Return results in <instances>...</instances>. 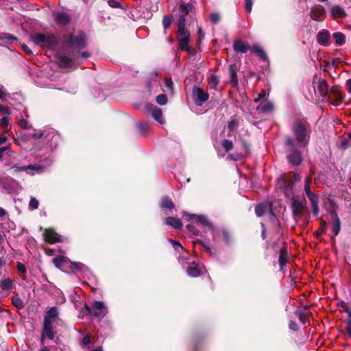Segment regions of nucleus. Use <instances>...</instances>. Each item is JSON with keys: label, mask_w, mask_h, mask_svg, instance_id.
<instances>
[{"label": "nucleus", "mask_w": 351, "mask_h": 351, "mask_svg": "<svg viewBox=\"0 0 351 351\" xmlns=\"http://www.w3.org/2000/svg\"><path fill=\"white\" fill-rule=\"evenodd\" d=\"M274 104L271 101H268L265 104L260 105L257 107L258 110H261L263 112H270L274 110Z\"/></svg>", "instance_id": "c85d7f7f"}, {"label": "nucleus", "mask_w": 351, "mask_h": 351, "mask_svg": "<svg viewBox=\"0 0 351 351\" xmlns=\"http://www.w3.org/2000/svg\"><path fill=\"white\" fill-rule=\"evenodd\" d=\"M84 308L86 310L87 315L100 319L104 318L108 312L105 303L101 301H94L91 307L85 304Z\"/></svg>", "instance_id": "20e7f679"}, {"label": "nucleus", "mask_w": 351, "mask_h": 351, "mask_svg": "<svg viewBox=\"0 0 351 351\" xmlns=\"http://www.w3.org/2000/svg\"><path fill=\"white\" fill-rule=\"evenodd\" d=\"M351 146L350 140L346 137H342L340 141V147L341 149H346Z\"/></svg>", "instance_id": "79ce46f5"}, {"label": "nucleus", "mask_w": 351, "mask_h": 351, "mask_svg": "<svg viewBox=\"0 0 351 351\" xmlns=\"http://www.w3.org/2000/svg\"><path fill=\"white\" fill-rule=\"evenodd\" d=\"M53 15L56 21L60 25H66L71 21L69 15L65 12H58L54 13Z\"/></svg>", "instance_id": "aec40b11"}, {"label": "nucleus", "mask_w": 351, "mask_h": 351, "mask_svg": "<svg viewBox=\"0 0 351 351\" xmlns=\"http://www.w3.org/2000/svg\"><path fill=\"white\" fill-rule=\"evenodd\" d=\"M34 139H40L43 137V141L50 147L51 150L55 149L58 143L60 136L54 131L47 132L46 130H34L32 134Z\"/></svg>", "instance_id": "7ed1b4c3"}, {"label": "nucleus", "mask_w": 351, "mask_h": 351, "mask_svg": "<svg viewBox=\"0 0 351 351\" xmlns=\"http://www.w3.org/2000/svg\"><path fill=\"white\" fill-rule=\"evenodd\" d=\"M45 239L51 243L62 241L60 236L52 229H47L44 233Z\"/></svg>", "instance_id": "dca6fc26"}, {"label": "nucleus", "mask_w": 351, "mask_h": 351, "mask_svg": "<svg viewBox=\"0 0 351 351\" xmlns=\"http://www.w3.org/2000/svg\"><path fill=\"white\" fill-rule=\"evenodd\" d=\"M186 16L180 14L178 19V27H185Z\"/></svg>", "instance_id": "4d7b16f0"}, {"label": "nucleus", "mask_w": 351, "mask_h": 351, "mask_svg": "<svg viewBox=\"0 0 351 351\" xmlns=\"http://www.w3.org/2000/svg\"><path fill=\"white\" fill-rule=\"evenodd\" d=\"M9 116H3V117L1 119V125L5 129L8 128L9 125Z\"/></svg>", "instance_id": "603ef678"}, {"label": "nucleus", "mask_w": 351, "mask_h": 351, "mask_svg": "<svg viewBox=\"0 0 351 351\" xmlns=\"http://www.w3.org/2000/svg\"><path fill=\"white\" fill-rule=\"evenodd\" d=\"M172 23V16L165 15L162 18V25L165 29L170 27Z\"/></svg>", "instance_id": "4c0bfd02"}, {"label": "nucleus", "mask_w": 351, "mask_h": 351, "mask_svg": "<svg viewBox=\"0 0 351 351\" xmlns=\"http://www.w3.org/2000/svg\"><path fill=\"white\" fill-rule=\"evenodd\" d=\"M286 143L289 147V149L292 152L291 154L288 156L289 162L293 165H300L302 161L301 152L295 147L293 141L291 138H287Z\"/></svg>", "instance_id": "6e6552de"}, {"label": "nucleus", "mask_w": 351, "mask_h": 351, "mask_svg": "<svg viewBox=\"0 0 351 351\" xmlns=\"http://www.w3.org/2000/svg\"><path fill=\"white\" fill-rule=\"evenodd\" d=\"M82 343L85 346H88L90 343L88 335H86L85 337H84V338L82 339Z\"/></svg>", "instance_id": "338daca9"}, {"label": "nucleus", "mask_w": 351, "mask_h": 351, "mask_svg": "<svg viewBox=\"0 0 351 351\" xmlns=\"http://www.w3.org/2000/svg\"><path fill=\"white\" fill-rule=\"evenodd\" d=\"M0 114L4 116H9L11 114L10 108L8 106L0 104Z\"/></svg>", "instance_id": "49530a36"}, {"label": "nucleus", "mask_w": 351, "mask_h": 351, "mask_svg": "<svg viewBox=\"0 0 351 351\" xmlns=\"http://www.w3.org/2000/svg\"><path fill=\"white\" fill-rule=\"evenodd\" d=\"M311 205L319 204V196L317 194L313 193L312 194L307 196Z\"/></svg>", "instance_id": "a18cd8bd"}, {"label": "nucleus", "mask_w": 351, "mask_h": 351, "mask_svg": "<svg viewBox=\"0 0 351 351\" xmlns=\"http://www.w3.org/2000/svg\"><path fill=\"white\" fill-rule=\"evenodd\" d=\"M53 264L58 268L64 265H69V267L73 270H82L85 266L78 262H71L69 258L64 256H57L53 258Z\"/></svg>", "instance_id": "0eeeda50"}, {"label": "nucleus", "mask_w": 351, "mask_h": 351, "mask_svg": "<svg viewBox=\"0 0 351 351\" xmlns=\"http://www.w3.org/2000/svg\"><path fill=\"white\" fill-rule=\"evenodd\" d=\"M230 83L237 86L238 84L237 71L233 65L229 67Z\"/></svg>", "instance_id": "bb28decb"}, {"label": "nucleus", "mask_w": 351, "mask_h": 351, "mask_svg": "<svg viewBox=\"0 0 351 351\" xmlns=\"http://www.w3.org/2000/svg\"><path fill=\"white\" fill-rule=\"evenodd\" d=\"M66 44L74 51L80 53V51L86 45V34L80 32L77 35H71L66 40Z\"/></svg>", "instance_id": "39448f33"}, {"label": "nucleus", "mask_w": 351, "mask_h": 351, "mask_svg": "<svg viewBox=\"0 0 351 351\" xmlns=\"http://www.w3.org/2000/svg\"><path fill=\"white\" fill-rule=\"evenodd\" d=\"M293 132L300 147H305L309 141L310 124L305 120H298L293 125Z\"/></svg>", "instance_id": "f257e3e1"}, {"label": "nucleus", "mask_w": 351, "mask_h": 351, "mask_svg": "<svg viewBox=\"0 0 351 351\" xmlns=\"http://www.w3.org/2000/svg\"><path fill=\"white\" fill-rule=\"evenodd\" d=\"M10 97L9 93L6 92L4 86L0 84V99L3 101L8 100Z\"/></svg>", "instance_id": "58836bf2"}, {"label": "nucleus", "mask_w": 351, "mask_h": 351, "mask_svg": "<svg viewBox=\"0 0 351 351\" xmlns=\"http://www.w3.org/2000/svg\"><path fill=\"white\" fill-rule=\"evenodd\" d=\"M178 33L180 38H190L189 32L187 30L186 27H178Z\"/></svg>", "instance_id": "ea45409f"}, {"label": "nucleus", "mask_w": 351, "mask_h": 351, "mask_svg": "<svg viewBox=\"0 0 351 351\" xmlns=\"http://www.w3.org/2000/svg\"><path fill=\"white\" fill-rule=\"evenodd\" d=\"M228 158L230 160H232L234 161H237V160H241L243 158V155L241 154H229L228 156Z\"/></svg>", "instance_id": "864d4df0"}, {"label": "nucleus", "mask_w": 351, "mask_h": 351, "mask_svg": "<svg viewBox=\"0 0 351 351\" xmlns=\"http://www.w3.org/2000/svg\"><path fill=\"white\" fill-rule=\"evenodd\" d=\"M12 302L13 305L18 308L21 309L24 306V303L23 300L18 296L17 294L12 297Z\"/></svg>", "instance_id": "f704fd0d"}, {"label": "nucleus", "mask_w": 351, "mask_h": 351, "mask_svg": "<svg viewBox=\"0 0 351 351\" xmlns=\"http://www.w3.org/2000/svg\"><path fill=\"white\" fill-rule=\"evenodd\" d=\"M162 209H172L174 208V204L169 197H164L160 202Z\"/></svg>", "instance_id": "cd10ccee"}, {"label": "nucleus", "mask_w": 351, "mask_h": 351, "mask_svg": "<svg viewBox=\"0 0 351 351\" xmlns=\"http://www.w3.org/2000/svg\"><path fill=\"white\" fill-rule=\"evenodd\" d=\"M203 247L205 250H206V252H208L211 256L215 254V250L211 248L208 245L204 244Z\"/></svg>", "instance_id": "0e129e2a"}, {"label": "nucleus", "mask_w": 351, "mask_h": 351, "mask_svg": "<svg viewBox=\"0 0 351 351\" xmlns=\"http://www.w3.org/2000/svg\"><path fill=\"white\" fill-rule=\"evenodd\" d=\"M165 223L176 229H181L182 228V221L179 219L175 217H169L166 218Z\"/></svg>", "instance_id": "5701e85b"}, {"label": "nucleus", "mask_w": 351, "mask_h": 351, "mask_svg": "<svg viewBox=\"0 0 351 351\" xmlns=\"http://www.w3.org/2000/svg\"><path fill=\"white\" fill-rule=\"evenodd\" d=\"M32 40L36 45L47 49H53L58 44L59 39L56 35L47 32L38 33L32 36Z\"/></svg>", "instance_id": "f03ea898"}, {"label": "nucleus", "mask_w": 351, "mask_h": 351, "mask_svg": "<svg viewBox=\"0 0 351 351\" xmlns=\"http://www.w3.org/2000/svg\"><path fill=\"white\" fill-rule=\"evenodd\" d=\"M156 101L160 105H165L167 102V95L165 94H160L156 97Z\"/></svg>", "instance_id": "c03bdc74"}, {"label": "nucleus", "mask_w": 351, "mask_h": 351, "mask_svg": "<svg viewBox=\"0 0 351 351\" xmlns=\"http://www.w3.org/2000/svg\"><path fill=\"white\" fill-rule=\"evenodd\" d=\"M179 263L182 265L188 263L187 258L184 256H181L178 258ZM189 266L187 270V274L190 277L195 278L201 274L200 265L199 263H195L194 261L189 262Z\"/></svg>", "instance_id": "9d476101"}, {"label": "nucleus", "mask_w": 351, "mask_h": 351, "mask_svg": "<svg viewBox=\"0 0 351 351\" xmlns=\"http://www.w3.org/2000/svg\"><path fill=\"white\" fill-rule=\"evenodd\" d=\"M0 286L3 291H10L13 287V283L10 278H5L1 280Z\"/></svg>", "instance_id": "473e14b6"}, {"label": "nucleus", "mask_w": 351, "mask_h": 351, "mask_svg": "<svg viewBox=\"0 0 351 351\" xmlns=\"http://www.w3.org/2000/svg\"><path fill=\"white\" fill-rule=\"evenodd\" d=\"M326 210L330 215L332 221V232L335 237L337 236L341 231V221L335 210H328L326 207Z\"/></svg>", "instance_id": "f8f14e48"}, {"label": "nucleus", "mask_w": 351, "mask_h": 351, "mask_svg": "<svg viewBox=\"0 0 351 351\" xmlns=\"http://www.w3.org/2000/svg\"><path fill=\"white\" fill-rule=\"evenodd\" d=\"M152 114L154 119L160 124H163L165 123L161 109L156 107L154 108L152 111Z\"/></svg>", "instance_id": "b1692460"}, {"label": "nucleus", "mask_w": 351, "mask_h": 351, "mask_svg": "<svg viewBox=\"0 0 351 351\" xmlns=\"http://www.w3.org/2000/svg\"><path fill=\"white\" fill-rule=\"evenodd\" d=\"M253 53L257 54V56L263 60L267 59V55L263 48L259 45H254L250 47V49Z\"/></svg>", "instance_id": "393cba45"}, {"label": "nucleus", "mask_w": 351, "mask_h": 351, "mask_svg": "<svg viewBox=\"0 0 351 351\" xmlns=\"http://www.w3.org/2000/svg\"><path fill=\"white\" fill-rule=\"evenodd\" d=\"M137 127L139 129V130L141 131V134H145L144 130H145L147 129V124L145 123H140L137 124Z\"/></svg>", "instance_id": "680f3d73"}, {"label": "nucleus", "mask_w": 351, "mask_h": 351, "mask_svg": "<svg viewBox=\"0 0 351 351\" xmlns=\"http://www.w3.org/2000/svg\"><path fill=\"white\" fill-rule=\"evenodd\" d=\"M210 19L213 23H218L220 21V15L216 12L212 13L210 16Z\"/></svg>", "instance_id": "8fccbe9b"}, {"label": "nucleus", "mask_w": 351, "mask_h": 351, "mask_svg": "<svg viewBox=\"0 0 351 351\" xmlns=\"http://www.w3.org/2000/svg\"><path fill=\"white\" fill-rule=\"evenodd\" d=\"M38 200L36 197H32L29 202V208L30 210H36L38 208Z\"/></svg>", "instance_id": "a19ab883"}, {"label": "nucleus", "mask_w": 351, "mask_h": 351, "mask_svg": "<svg viewBox=\"0 0 351 351\" xmlns=\"http://www.w3.org/2000/svg\"><path fill=\"white\" fill-rule=\"evenodd\" d=\"M16 268L21 274H25L27 272L25 265L20 262L16 263Z\"/></svg>", "instance_id": "13d9d810"}, {"label": "nucleus", "mask_w": 351, "mask_h": 351, "mask_svg": "<svg viewBox=\"0 0 351 351\" xmlns=\"http://www.w3.org/2000/svg\"><path fill=\"white\" fill-rule=\"evenodd\" d=\"M310 182H311L310 178H306L305 186H304V191H305V193H306V196H308L313 193L311 191V189H310V185H309Z\"/></svg>", "instance_id": "de8ad7c7"}, {"label": "nucleus", "mask_w": 351, "mask_h": 351, "mask_svg": "<svg viewBox=\"0 0 351 351\" xmlns=\"http://www.w3.org/2000/svg\"><path fill=\"white\" fill-rule=\"evenodd\" d=\"M305 207V202L295 199L292 200V210L294 216L302 215Z\"/></svg>", "instance_id": "2eb2a0df"}, {"label": "nucleus", "mask_w": 351, "mask_h": 351, "mask_svg": "<svg viewBox=\"0 0 351 351\" xmlns=\"http://www.w3.org/2000/svg\"><path fill=\"white\" fill-rule=\"evenodd\" d=\"M233 47L235 51L243 53L250 49V46L246 42L240 40L234 43Z\"/></svg>", "instance_id": "4be33fe9"}, {"label": "nucleus", "mask_w": 351, "mask_h": 351, "mask_svg": "<svg viewBox=\"0 0 351 351\" xmlns=\"http://www.w3.org/2000/svg\"><path fill=\"white\" fill-rule=\"evenodd\" d=\"M335 44L338 46L343 45L346 42V36L341 32H335L332 35Z\"/></svg>", "instance_id": "c756f323"}, {"label": "nucleus", "mask_w": 351, "mask_h": 351, "mask_svg": "<svg viewBox=\"0 0 351 351\" xmlns=\"http://www.w3.org/2000/svg\"><path fill=\"white\" fill-rule=\"evenodd\" d=\"M58 62L61 67L66 69L70 68L74 64V60L65 55L58 56Z\"/></svg>", "instance_id": "6ab92c4d"}, {"label": "nucleus", "mask_w": 351, "mask_h": 351, "mask_svg": "<svg viewBox=\"0 0 351 351\" xmlns=\"http://www.w3.org/2000/svg\"><path fill=\"white\" fill-rule=\"evenodd\" d=\"M19 125L23 129H28L30 128V125H29L27 121L25 120V119H20L19 121Z\"/></svg>", "instance_id": "6e6d98bb"}, {"label": "nucleus", "mask_w": 351, "mask_h": 351, "mask_svg": "<svg viewBox=\"0 0 351 351\" xmlns=\"http://www.w3.org/2000/svg\"><path fill=\"white\" fill-rule=\"evenodd\" d=\"M295 314L298 317L300 321L303 324H305L308 322L304 309H299V310H298L295 312Z\"/></svg>", "instance_id": "c9c22d12"}, {"label": "nucleus", "mask_w": 351, "mask_h": 351, "mask_svg": "<svg viewBox=\"0 0 351 351\" xmlns=\"http://www.w3.org/2000/svg\"><path fill=\"white\" fill-rule=\"evenodd\" d=\"M44 167L41 165L34 164L23 166L13 165L11 169L16 173L25 171L28 174L34 175L35 173H41Z\"/></svg>", "instance_id": "1a4fd4ad"}, {"label": "nucleus", "mask_w": 351, "mask_h": 351, "mask_svg": "<svg viewBox=\"0 0 351 351\" xmlns=\"http://www.w3.org/2000/svg\"><path fill=\"white\" fill-rule=\"evenodd\" d=\"M11 152L9 145L0 147V159L3 157L4 152Z\"/></svg>", "instance_id": "e2e57ef3"}, {"label": "nucleus", "mask_w": 351, "mask_h": 351, "mask_svg": "<svg viewBox=\"0 0 351 351\" xmlns=\"http://www.w3.org/2000/svg\"><path fill=\"white\" fill-rule=\"evenodd\" d=\"M252 5L253 2L252 0H245V10L248 13H250L252 9Z\"/></svg>", "instance_id": "bf43d9fd"}, {"label": "nucleus", "mask_w": 351, "mask_h": 351, "mask_svg": "<svg viewBox=\"0 0 351 351\" xmlns=\"http://www.w3.org/2000/svg\"><path fill=\"white\" fill-rule=\"evenodd\" d=\"M58 310L56 306H51L49 309L46 312V314L44 317L43 324L52 325L53 323L58 318Z\"/></svg>", "instance_id": "4468645a"}, {"label": "nucleus", "mask_w": 351, "mask_h": 351, "mask_svg": "<svg viewBox=\"0 0 351 351\" xmlns=\"http://www.w3.org/2000/svg\"><path fill=\"white\" fill-rule=\"evenodd\" d=\"M287 254L286 251L281 250L280 254L279 256V258H278V263H279L280 270L283 269V267L287 263Z\"/></svg>", "instance_id": "72a5a7b5"}, {"label": "nucleus", "mask_w": 351, "mask_h": 351, "mask_svg": "<svg viewBox=\"0 0 351 351\" xmlns=\"http://www.w3.org/2000/svg\"><path fill=\"white\" fill-rule=\"evenodd\" d=\"M330 12L336 18H343L346 16L343 9L339 5L332 6L330 9Z\"/></svg>", "instance_id": "a878e982"}, {"label": "nucleus", "mask_w": 351, "mask_h": 351, "mask_svg": "<svg viewBox=\"0 0 351 351\" xmlns=\"http://www.w3.org/2000/svg\"><path fill=\"white\" fill-rule=\"evenodd\" d=\"M268 207L267 204H258L255 207V213L257 217L263 216L267 210Z\"/></svg>", "instance_id": "7c9ffc66"}, {"label": "nucleus", "mask_w": 351, "mask_h": 351, "mask_svg": "<svg viewBox=\"0 0 351 351\" xmlns=\"http://www.w3.org/2000/svg\"><path fill=\"white\" fill-rule=\"evenodd\" d=\"M192 97L197 106H202L209 97L208 93L200 87L194 86L192 91Z\"/></svg>", "instance_id": "9b49d317"}, {"label": "nucleus", "mask_w": 351, "mask_h": 351, "mask_svg": "<svg viewBox=\"0 0 351 351\" xmlns=\"http://www.w3.org/2000/svg\"><path fill=\"white\" fill-rule=\"evenodd\" d=\"M237 124V121L235 119H232L228 122V128L230 131H233Z\"/></svg>", "instance_id": "052dcab7"}, {"label": "nucleus", "mask_w": 351, "mask_h": 351, "mask_svg": "<svg viewBox=\"0 0 351 351\" xmlns=\"http://www.w3.org/2000/svg\"><path fill=\"white\" fill-rule=\"evenodd\" d=\"M317 90L322 96V97L327 99V100L334 104H337V102L341 99V96L338 92H335V99L334 101L332 99V95L328 92V86L326 81L322 80L319 82V85L317 86Z\"/></svg>", "instance_id": "423d86ee"}, {"label": "nucleus", "mask_w": 351, "mask_h": 351, "mask_svg": "<svg viewBox=\"0 0 351 351\" xmlns=\"http://www.w3.org/2000/svg\"><path fill=\"white\" fill-rule=\"evenodd\" d=\"M330 33L328 31L323 29L319 32L317 36V40L319 45L326 46L328 45Z\"/></svg>", "instance_id": "412c9836"}, {"label": "nucleus", "mask_w": 351, "mask_h": 351, "mask_svg": "<svg viewBox=\"0 0 351 351\" xmlns=\"http://www.w3.org/2000/svg\"><path fill=\"white\" fill-rule=\"evenodd\" d=\"M312 206V211H313V215L317 217V219L318 220H319L321 221V223H323V226H326L327 225V223L326 222L325 220H324L322 219V217L319 216V204H313V205H311Z\"/></svg>", "instance_id": "2f4dec72"}, {"label": "nucleus", "mask_w": 351, "mask_h": 351, "mask_svg": "<svg viewBox=\"0 0 351 351\" xmlns=\"http://www.w3.org/2000/svg\"><path fill=\"white\" fill-rule=\"evenodd\" d=\"M195 8V2L191 1L189 3H182L180 5V11L181 14L186 16L189 13L194 11Z\"/></svg>", "instance_id": "f3484780"}, {"label": "nucleus", "mask_w": 351, "mask_h": 351, "mask_svg": "<svg viewBox=\"0 0 351 351\" xmlns=\"http://www.w3.org/2000/svg\"><path fill=\"white\" fill-rule=\"evenodd\" d=\"M289 328L294 331H297L298 330V324L294 321H291L289 323Z\"/></svg>", "instance_id": "69168bd1"}, {"label": "nucleus", "mask_w": 351, "mask_h": 351, "mask_svg": "<svg viewBox=\"0 0 351 351\" xmlns=\"http://www.w3.org/2000/svg\"><path fill=\"white\" fill-rule=\"evenodd\" d=\"M168 241L172 243L173 247L176 250L179 251L180 250H183L182 245L178 241L173 240L171 239H169Z\"/></svg>", "instance_id": "09e8293b"}, {"label": "nucleus", "mask_w": 351, "mask_h": 351, "mask_svg": "<svg viewBox=\"0 0 351 351\" xmlns=\"http://www.w3.org/2000/svg\"><path fill=\"white\" fill-rule=\"evenodd\" d=\"M189 42V38H180L179 40V47L181 50L184 51L188 49Z\"/></svg>", "instance_id": "e433bc0d"}, {"label": "nucleus", "mask_w": 351, "mask_h": 351, "mask_svg": "<svg viewBox=\"0 0 351 351\" xmlns=\"http://www.w3.org/2000/svg\"><path fill=\"white\" fill-rule=\"evenodd\" d=\"M347 331L349 335L351 337V317H350L347 322Z\"/></svg>", "instance_id": "774afa93"}, {"label": "nucleus", "mask_w": 351, "mask_h": 351, "mask_svg": "<svg viewBox=\"0 0 351 351\" xmlns=\"http://www.w3.org/2000/svg\"><path fill=\"white\" fill-rule=\"evenodd\" d=\"M267 95V91L265 89H263L261 91V93L258 95V96L256 98H254V101L255 102L259 101L261 99L266 97Z\"/></svg>", "instance_id": "5fc2aeb1"}, {"label": "nucleus", "mask_w": 351, "mask_h": 351, "mask_svg": "<svg viewBox=\"0 0 351 351\" xmlns=\"http://www.w3.org/2000/svg\"><path fill=\"white\" fill-rule=\"evenodd\" d=\"M108 4L113 8H119L121 7V3L117 0H108Z\"/></svg>", "instance_id": "3c124183"}, {"label": "nucleus", "mask_w": 351, "mask_h": 351, "mask_svg": "<svg viewBox=\"0 0 351 351\" xmlns=\"http://www.w3.org/2000/svg\"><path fill=\"white\" fill-rule=\"evenodd\" d=\"M222 146L225 149L226 152H229L233 148V143L231 141L224 140L222 142Z\"/></svg>", "instance_id": "37998d69"}, {"label": "nucleus", "mask_w": 351, "mask_h": 351, "mask_svg": "<svg viewBox=\"0 0 351 351\" xmlns=\"http://www.w3.org/2000/svg\"><path fill=\"white\" fill-rule=\"evenodd\" d=\"M45 338L53 339L54 338V332L53 331L52 325L43 324L41 335V340L43 342Z\"/></svg>", "instance_id": "a211bd4d"}, {"label": "nucleus", "mask_w": 351, "mask_h": 351, "mask_svg": "<svg viewBox=\"0 0 351 351\" xmlns=\"http://www.w3.org/2000/svg\"><path fill=\"white\" fill-rule=\"evenodd\" d=\"M188 220L189 221H195L200 225H202L204 227L208 228L210 230H213L214 228L213 224L209 221L208 218L202 215H187Z\"/></svg>", "instance_id": "ddd939ff"}]
</instances>
